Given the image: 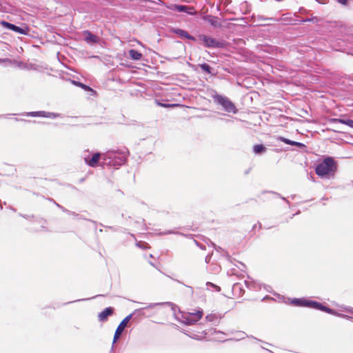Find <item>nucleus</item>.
I'll use <instances>...</instances> for the list:
<instances>
[{"mask_svg": "<svg viewBox=\"0 0 353 353\" xmlns=\"http://www.w3.org/2000/svg\"><path fill=\"white\" fill-rule=\"evenodd\" d=\"M336 169L334 160L327 157L316 166V173L321 177L329 178L334 174Z\"/></svg>", "mask_w": 353, "mask_h": 353, "instance_id": "1", "label": "nucleus"}, {"mask_svg": "<svg viewBox=\"0 0 353 353\" xmlns=\"http://www.w3.org/2000/svg\"><path fill=\"white\" fill-rule=\"evenodd\" d=\"M291 303L295 305L310 307L325 311L327 313L334 314L333 311L331 309H329L315 301H307L305 299H294L292 300Z\"/></svg>", "mask_w": 353, "mask_h": 353, "instance_id": "2", "label": "nucleus"}, {"mask_svg": "<svg viewBox=\"0 0 353 353\" xmlns=\"http://www.w3.org/2000/svg\"><path fill=\"white\" fill-rule=\"evenodd\" d=\"M203 312L198 310L195 313H186L183 315V322L185 324H192L201 319Z\"/></svg>", "mask_w": 353, "mask_h": 353, "instance_id": "3", "label": "nucleus"}, {"mask_svg": "<svg viewBox=\"0 0 353 353\" xmlns=\"http://www.w3.org/2000/svg\"><path fill=\"white\" fill-rule=\"evenodd\" d=\"M216 100L219 103H220L223 107L225 111L234 113L236 112L235 106L227 98L221 96H218L216 97Z\"/></svg>", "mask_w": 353, "mask_h": 353, "instance_id": "4", "label": "nucleus"}, {"mask_svg": "<svg viewBox=\"0 0 353 353\" xmlns=\"http://www.w3.org/2000/svg\"><path fill=\"white\" fill-rule=\"evenodd\" d=\"M131 318H132V315L131 314L128 315L120 323V324L119 325V326L117 327V328L116 330L114 336L113 343H114L117 341V340L119 338V336H121V333L123 332V331L127 326V324Z\"/></svg>", "mask_w": 353, "mask_h": 353, "instance_id": "5", "label": "nucleus"}, {"mask_svg": "<svg viewBox=\"0 0 353 353\" xmlns=\"http://www.w3.org/2000/svg\"><path fill=\"white\" fill-rule=\"evenodd\" d=\"M172 10L178 12H185L189 14H195L196 11L193 7L182 6V5H174L173 6Z\"/></svg>", "mask_w": 353, "mask_h": 353, "instance_id": "6", "label": "nucleus"}, {"mask_svg": "<svg viewBox=\"0 0 353 353\" xmlns=\"http://www.w3.org/2000/svg\"><path fill=\"white\" fill-rule=\"evenodd\" d=\"M100 157V153H95L93 154L92 157L90 159H89L88 157L86 156L84 157V159L88 165H89L91 167H95L98 164Z\"/></svg>", "mask_w": 353, "mask_h": 353, "instance_id": "7", "label": "nucleus"}, {"mask_svg": "<svg viewBox=\"0 0 353 353\" xmlns=\"http://www.w3.org/2000/svg\"><path fill=\"white\" fill-rule=\"evenodd\" d=\"M201 38H202V41H203L204 45L207 47H218V46H219V43L211 37L203 36Z\"/></svg>", "mask_w": 353, "mask_h": 353, "instance_id": "8", "label": "nucleus"}, {"mask_svg": "<svg viewBox=\"0 0 353 353\" xmlns=\"http://www.w3.org/2000/svg\"><path fill=\"white\" fill-rule=\"evenodd\" d=\"M5 27H7L9 29L14 31V32H19L20 34H27V31L26 29H23V28H21L18 26H16L15 25H13V24H11V23H9L8 22H3V23Z\"/></svg>", "mask_w": 353, "mask_h": 353, "instance_id": "9", "label": "nucleus"}, {"mask_svg": "<svg viewBox=\"0 0 353 353\" xmlns=\"http://www.w3.org/2000/svg\"><path fill=\"white\" fill-rule=\"evenodd\" d=\"M112 314V309L111 307H107L99 314V320L101 321H104L106 320L108 316L111 315Z\"/></svg>", "mask_w": 353, "mask_h": 353, "instance_id": "10", "label": "nucleus"}, {"mask_svg": "<svg viewBox=\"0 0 353 353\" xmlns=\"http://www.w3.org/2000/svg\"><path fill=\"white\" fill-rule=\"evenodd\" d=\"M83 36L85 41L89 43H94L98 41V38L89 32H85Z\"/></svg>", "mask_w": 353, "mask_h": 353, "instance_id": "11", "label": "nucleus"}, {"mask_svg": "<svg viewBox=\"0 0 353 353\" xmlns=\"http://www.w3.org/2000/svg\"><path fill=\"white\" fill-rule=\"evenodd\" d=\"M130 57L133 60H140L142 57V54L134 50H130L129 51Z\"/></svg>", "mask_w": 353, "mask_h": 353, "instance_id": "12", "label": "nucleus"}, {"mask_svg": "<svg viewBox=\"0 0 353 353\" xmlns=\"http://www.w3.org/2000/svg\"><path fill=\"white\" fill-rule=\"evenodd\" d=\"M280 139L283 141L284 143H287V144H290V145H296V146H299V147H303L304 145L301 143H299V142H296V141H290L289 139H285V138H280Z\"/></svg>", "mask_w": 353, "mask_h": 353, "instance_id": "13", "label": "nucleus"}, {"mask_svg": "<svg viewBox=\"0 0 353 353\" xmlns=\"http://www.w3.org/2000/svg\"><path fill=\"white\" fill-rule=\"evenodd\" d=\"M334 122H338L347 125V126L353 128V121L352 120H344V119H333Z\"/></svg>", "mask_w": 353, "mask_h": 353, "instance_id": "14", "label": "nucleus"}, {"mask_svg": "<svg viewBox=\"0 0 353 353\" xmlns=\"http://www.w3.org/2000/svg\"><path fill=\"white\" fill-rule=\"evenodd\" d=\"M175 32L177 34H179L181 37H185V38H187V39H193V37L192 36H190L187 32H185L184 30L178 29L176 30H175Z\"/></svg>", "mask_w": 353, "mask_h": 353, "instance_id": "15", "label": "nucleus"}, {"mask_svg": "<svg viewBox=\"0 0 353 353\" xmlns=\"http://www.w3.org/2000/svg\"><path fill=\"white\" fill-rule=\"evenodd\" d=\"M32 116H41V117H51L52 116H54L52 113H46V112H35L30 113Z\"/></svg>", "mask_w": 353, "mask_h": 353, "instance_id": "16", "label": "nucleus"}, {"mask_svg": "<svg viewBox=\"0 0 353 353\" xmlns=\"http://www.w3.org/2000/svg\"><path fill=\"white\" fill-rule=\"evenodd\" d=\"M266 148L263 145H256L254 146V152L256 154L264 152Z\"/></svg>", "mask_w": 353, "mask_h": 353, "instance_id": "17", "label": "nucleus"}, {"mask_svg": "<svg viewBox=\"0 0 353 353\" xmlns=\"http://www.w3.org/2000/svg\"><path fill=\"white\" fill-rule=\"evenodd\" d=\"M201 68L203 70L210 72V66L207 64H203L201 65Z\"/></svg>", "mask_w": 353, "mask_h": 353, "instance_id": "18", "label": "nucleus"}, {"mask_svg": "<svg viewBox=\"0 0 353 353\" xmlns=\"http://www.w3.org/2000/svg\"><path fill=\"white\" fill-rule=\"evenodd\" d=\"M79 85H80L81 88H84L85 90H90V88H88L87 85H83V84H82V83H79Z\"/></svg>", "mask_w": 353, "mask_h": 353, "instance_id": "19", "label": "nucleus"}, {"mask_svg": "<svg viewBox=\"0 0 353 353\" xmlns=\"http://www.w3.org/2000/svg\"><path fill=\"white\" fill-rule=\"evenodd\" d=\"M347 1V0H338L339 3L343 4V5L346 4Z\"/></svg>", "mask_w": 353, "mask_h": 353, "instance_id": "20", "label": "nucleus"}]
</instances>
